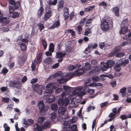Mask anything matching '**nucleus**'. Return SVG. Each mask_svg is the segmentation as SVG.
<instances>
[{
  "label": "nucleus",
  "instance_id": "obj_36",
  "mask_svg": "<svg viewBox=\"0 0 131 131\" xmlns=\"http://www.w3.org/2000/svg\"><path fill=\"white\" fill-rule=\"evenodd\" d=\"M63 10L64 11L63 16H69V13L68 8L66 7H65L63 9Z\"/></svg>",
  "mask_w": 131,
  "mask_h": 131
},
{
  "label": "nucleus",
  "instance_id": "obj_25",
  "mask_svg": "<svg viewBox=\"0 0 131 131\" xmlns=\"http://www.w3.org/2000/svg\"><path fill=\"white\" fill-rule=\"evenodd\" d=\"M103 65L101 67V69L103 71L106 70L107 69L109 68L105 62H103L102 63Z\"/></svg>",
  "mask_w": 131,
  "mask_h": 131
},
{
  "label": "nucleus",
  "instance_id": "obj_12",
  "mask_svg": "<svg viewBox=\"0 0 131 131\" xmlns=\"http://www.w3.org/2000/svg\"><path fill=\"white\" fill-rule=\"evenodd\" d=\"M64 2L63 0H61L59 1L58 4L57 10L58 11L60 10L63 7Z\"/></svg>",
  "mask_w": 131,
  "mask_h": 131
},
{
  "label": "nucleus",
  "instance_id": "obj_8",
  "mask_svg": "<svg viewBox=\"0 0 131 131\" xmlns=\"http://www.w3.org/2000/svg\"><path fill=\"white\" fill-rule=\"evenodd\" d=\"M52 15V10H50L47 12L45 14L43 17V19L45 21H46L49 19L51 17Z\"/></svg>",
  "mask_w": 131,
  "mask_h": 131
},
{
  "label": "nucleus",
  "instance_id": "obj_33",
  "mask_svg": "<svg viewBox=\"0 0 131 131\" xmlns=\"http://www.w3.org/2000/svg\"><path fill=\"white\" fill-rule=\"evenodd\" d=\"M51 108L53 111H56L58 109V106L56 104H52L51 105Z\"/></svg>",
  "mask_w": 131,
  "mask_h": 131
},
{
  "label": "nucleus",
  "instance_id": "obj_27",
  "mask_svg": "<svg viewBox=\"0 0 131 131\" xmlns=\"http://www.w3.org/2000/svg\"><path fill=\"white\" fill-rule=\"evenodd\" d=\"M20 48L22 51H25L26 49L27 46L26 44L23 43H21L20 44Z\"/></svg>",
  "mask_w": 131,
  "mask_h": 131
},
{
  "label": "nucleus",
  "instance_id": "obj_40",
  "mask_svg": "<svg viewBox=\"0 0 131 131\" xmlns=\"http://www.w3.org/2000/svg\"><path fill=\"white\" fill-rule=\"evenodd\" d=\"M67 32L68 33H71V35L72 37L75 36V32L72 29L68 30Z\"/></svg>",
  "mask_w": 131,
  "mask_h": 131
},
{
  "label": "nucleus",
  "instance_id": "obj_7",
  "mask_svg": "<svg viewBox=\"0 0 131 131\" xmlns=\"http://www.w3.org/2000/svg\"><path fill=\"white\" fill-rule=\"evenodd\" d=\"M66 111V108L65 107H60L58 109V113L59 116L62 117L65 113Z\"/></svg>",
  "mask_w": 131,
  "mask_h": 131
},
{
  "label": "nucleus",
  "instance_id": "obj_23",
  "mask_svg": "<svg viewBox=\"0 0 131 131\" xmlns=\"http://www.w3.org/2000/svg\"><path fill=\"white\" fill-rule=\"evenodd\" d=\"M44 11L43 8H40L37 11V17L38 18H40L42 15V13Z\"/></svg>",
  "mask_w": 131,
  "mask_h": 131
},
{
  "label": "nucleus",
  "instance_id": "obj_2",
  "mask_svg": "<svg viewBox=\"0 0 131 131\" xmlns=\"http://www.w3.org/2000/svg\"><path fill=\"white\" fill-rule=\"evenodd\" d=\"M75 74V73H68L66 74L65 73H62L61 71H58L52 75L53 78L58 77L60 76L61 77H66L67 78L68 80H70L71 78Z\"/></svg>",
  "mask_w": 131,
  "mask_h": 131
},
{
  "label": "nucleus",
  "instance_id": "obj_60",
  "mask_svg": "<svg viewBox=\"0 0 131 131\" xmlns=\"http://www.w3.org/2000/svg\"><path fill=\"white\" fill-rule=\"evenodd\" d=\"M20 5V2L19 1H17L16 3H15V4L14 5V6L16 9L19 8Z\"/></svg>",
  "mask_w": 131,
  "mask_h": 131
},
{
  "label": "nucleus",
  "instance_id": "obj_44",
  "mask_svg": "<svg viewBox=\"0 0 131 131\" xmlns=\"http://www.w3.org/2000/svg\"><path fill=\"white\" fill-rule=\"evenodd\" d=\"M64 101L65 106H67L68 104L69 101V98L68 97L65 98L64 100Z\"/></svg>",
  "mask_w": 131,
  "mask_h": 131
},
{
  "label": "nucleus",
  "instance_id": "obj_47",
  "mask_svg": "<svg viewBox=\"0 0 131 131\" xmlns=\"http://www.w3.org/2000/svg\"><path fill=\"white\" fill-rule=\"evenodd\" d=\"M3 127L5 129V131H9L10 129V127L8 126L7 124L5 123L4 124Z\"/></svg>",
  "mask_w": 131,
  "mask_h": 131
},
{
  "label": "nucleus",
  "instance_id": "obj_41",
  "mask_svg": "<svg viewBox=\"0 0 131 131\" xmlns=\"http://www.w3.org/2000/svg\"><path fill=\"white\" fill-rule=\"evenodd\" d=\"M70 119V117L68 116H64L62 118L63 121L65 123L68 122Z\"/></svg>",
  "mask_w": 131,
  "mask_h": 131
},
{
  "label": "nucleus",
  "instance_id": "obj_18",
  "mask_svg": "<svg viewBox=\"0 0 131 131\" xmlns=\"http://www.w3.org/2000/svg\"><path fill=\"white\" fill-rule=\"evenodd\" d=\"M85 72L84 70L83 69H80L78 70L77 71L75 72V74L77 76H80L82 75Z\"/></svg>",
  "mask_w": 131,
  "mask_h": 131
},
{
  "label": "nucleus",
  "instance_id": "obj_43",
  "mask_svg": "<svg viewBox=\"0 0 131 131\" xmlns=\"http://www.w3.org/2000/svg\"><path fill=\"white\" fill-rule=\"evenodd\" d=\"M77 30L78 31V34H80L82 31V28L81 26H79L77 27Z\"/></svg>",
  "mask_w": 131,
  "mask_h": 131
},
{
  "label": "nucleus",
  "instance_id": "obj_34",
  "mask_svg": "<svg viewBox=\"0 0 131 131\" xmlns=\"http://www.w3.org/2000/svg\"><path fill=\"white\" fill-rule=\"evenodd\" d=\"M64 100L62 98H59L58 99V103L60 105H63L64 104Z\"/></svg>",
  "mask_w": 131,
  "mask_h": 131
},
{
  "label": "nucleus",
  "instance_id": "obj_55",
  "mask_svg": "<svg viewBox=\"0 0 131 131\" xmlns=\"http://www.w3.org/2000/svg\"><path fill=\"white\" fill-rule=\"evenodd\" d=\"M69 127L68 128H71V129H72V130L74 131L77 128V125L75 124L73 125L72 127L70 125H69Z\"/></svg>",
  "mask_w": 131,
  "mask_h": 131
},
{
  "label": "nucleus",
  "instance_id": "obj_17",
  "mask_svg": "<svg viewBox=\"0 0 131 131\" xmlns=\"http://www.w3.org/2000/svg\"><path fill=\"white\" fill-rule=\"evenodd\" d=\"M116 115L113 113H110L108 115V117L110 118L108 120V122H111L114 120L116 117Z\"/></svg>",
  "mask_w": 131,
  "mask_h": 131
},
{
  "label": "nucleus",
  "instance_id": "obj_38",
  "mask_svg": "<svg viewBox=\"0 0 131 131\" xmlns=\"http://www.w3.org/2000/svg\"><path fill=\"white\" fill-rule=\"evenodd\" d=\"M42 44L43 47L44 49H46L47 46V44L46 41H45V39H42Z\"/></svg>",
  "mask_w": 131,
  "mask_h": 131
},
{
  "label": "nucleus",
  "instance_id": "obj_29",
  "mask_svg": "<svg viewBox=\"0 0 131 131\" xmlns=\"http://www.w3.org/2000/svg\"><path fill=\"white\" fill-rule=\"evenodd\" d=\"M84 68L85 70H89L91 68V64L87 62L86 63L84 67Z\"/></svg>",
  "mask_w": 131,
  "mask_h": 131
},
{
  "label": "nucleus",
  "instance_id": "obj_11",
  "mask_svg": "<svg viewBox=\"0 0 131 131\" xmlns=\"http://www.w3.org/2000/svg\"><path fill=\"white\" fill-rule=\"evenodd\" d=\"M52 92V90L50 89H47L44 92V95L45 96H50Z\"/></svg>",
  "mask_w": 131,
  "mask_h": 131
},
{
  "label": "nucleus",
  "instance_id": "obj_5",
  "mask_svg": "<svg viewBox=\"0 0 131 131\" xmlns=\"http://www.w3.org/2000/svg\"><path fill=\"white\" fill-rule=\"evenodd\" d=\"M9 85L11 87H14L18 88L21 87L22 85V83L18 81L13 80L11 81L9 83Z\"/></svg>",
  "mask_w": 131,
  "mask_h": 131
},
{
  "label": "nucleus",
  "instance_id": "obj_58",
  "mask_svg": "<svg viewBox=\"0 0 131 131\" xmlns=\"http://www.w3.org/2000/svg\"><path fill=\"white\" fill-rule=\"evenodd\" d=\"M37 64L32 63L31 66V70L32 71H34L35 70Z\"/></svg>",
  "mask_w": 131,
  "mask_h": 131
},
{
  "label": "nucleus",
  "instance_id": "obj_46",
  "mask_svg": "<svg viewBox=\"0 0 131 131\" xmlns=\"http://www.w3.org/2000/svg\"><path fill=\"white\" fill-rule=\"evenodd\" d=\"M120 51V48L119 46H117L114 49V50L116 54L119 52Z\"/></svg>",
  "mask_w": 131,
  "mask_h": 131
},
{
  "label": "nucleus",
  "instance_id": "obj_59",
  "mask_svg": "<svg viewBox=\"0 0 131 131\" xmlns=\"http://www.w3.org/2000/svg\"><path fill=\"white\" fill-rule=\"evenodd\" d=\"M108 104V102H106L102 103L100 104V106L102 108H103L106 106Z\"/></svg>",
  "mask_w": 131,
  "mask_h": 131
},
{
  "label": "nucleus",
  "instance_id": "obj_13",
  "mask_svg": "<svg viewBox=\"0 0 131 131\" xmlns=\"http://www.w3.org/2000/svg\"><path fill=\"white\" fill-rule=\"evenodd\" d=\"M43 57V54L42 53L40 52L36 57V59L37 61L38 64L40 63L42 61Z\"/></svg>",
  "mask_w": 131,
  "mask_h": 131
},
{
  "label": "nucleus",
  "instance_id": "obj_24",
  "mask_svg": "<svg viewBox=\"0 0 131 131\" xmlns=\"http://www.w3.org/2000/svg\"><path fill=\"white\" fill-rule=\"evenodd\" d=\"M112 11L117 17L119 16V9L118 7H115L112 9Z\"/></svg>",
  "mask_w": 131,
  "mask_h": 131
},
{
  "label": "nucleus",
  "instance_id": "obj_45",
  "mask_svg": "<svg viewBox=\"0 0 131 131\" xmlns=\"http://www.w3.org/2000/svg\"><path fill=\"white\" fill-rule=\"evenodd\" d=\"M86 20L85 18H82L80 23V25L81 26H83L84 25Z\"/></svg>",
  "mask_w": 131,
  "mask_h": 131
},
{
  "label": "nucleus",
  "instance_id": "obj_28",
  "mask_svg": "<svg viewBox=\"0 0 131 131\" xmlns=\"http://www.w3.org/2000/svg\"><path fill=\"white\" fill-rule=\"evenodd\" d=\"M52 59L50 57H48L44 61V62L47 64H49L51 63L52 62Z\"/></svg>",
  "mask_w": 131,
  "mask_h": 131
},
{
  "label": "nucleus",
  "instance_id": "obj_54",
  "mask_svg": "<svg viewBox=\"0 0 131 131\" xmlns=\"http://www.w3.org/2000/svg\"><path fill=\"white\" fill-rule=\"evenodd\" d=\"M19 15V14L18 13L15 12L13 13L12 17L13 18H16L18 17Z\"/></svg>",
  "mask_w": 131,
  "mask_h": 131
},
{
  "label": "nucleus",
  "instance_id": "obj_48",
  "mask_svg": "<svg viewBox=\"0 0 131 131\" xmlns=\"http://www.w3.org/2000/svg\"><path fill=\"white\" fill-rule=\"evenodd\" d=\"M99 45L100 48L102 49H103L105 46L104 42L100 43L99 44Z\"/></svg>",
  "mask_w": 131,
  "mask_h": 131
},
{
  "label": "nucleus",
  "instance_id": "obj_22",
  "mask_svg": "<svg viewBox=\"0 0 131 131\" xmlns=\"http://www.w3.org/2000/svg\"><path fill=\"white\" fill-rule=\"evenodd\" d=\"M106 63L110 68L112 67L114 65L115 62L114 60H108Z\"/></svg>",
  "mask_w": 131,
  "mask_h": 131
},
{
  "label": "nucleus",
  "instance_id": "obj_21",
  "mask_svg": "<svg viewBox=\"0 0 131 131\" xmlns=\"http://www.w3.org/2000/svg\"><path fill=\"white\" fill-rule=\"evenodd\" d=\"M129 60L127 59H125L124 61L121 60L119 61V63L121 65L125 66L129 63Z\"/></svg>",
  "mask_w": 131,
  "mask_h": 131
},
{
  "label": "nucleus",
  "instance_id": "obj_16",
  "mask_svg": "<svg viewBox=\"0 0 131 131\" xmlns=\"http://www.w3.org/2000/svg\"><path fill=\"white\" fill-rule=\"evenodd\" d=\"M57 0H54L53 2L51 0H49L47 2L48 5V6L49 8H50V7L52 5H55L57 3Z\"/></svg>",
  "mask_w": 131,
  "mask_h": 131
},
{
  "label": "nucleus",
  "instance_id": "obj_35",
  "mask_svg": "<svg viewBox=\"0 0 131 131\" xmlns=\"http://www.w3.org/2000/svg\"><path fill=\"white\" fill-rule=\"evenodd\" d=\"M91 33V29L89 28H87L86 29L85 31L84 34L85 35L88 36V35Z\"/></svg>",
  "mask_w": 131,
  "mask_h": 131
},
{
  "label": "nucleus",
  "instance_id": "obj_10",
  "mask_svg": "<svg viewBox=\"0 0 131 131\" xmlns=\"http://www.w3.org/2000/svg\"><path fill=\"white\" fill-rule=\"evenodd\" d=\"M60 25V22L59 20L56 21L50 27V29H52L56 28L59 27Z\"/></svg>",
  "mask_w": 131,
  "mask_h": 131
},
{
  "label": "nucleus",
  "instance_id": "obj_15",
  "mask_svg": "<svg viewBox=\"0 0 131 131\" xmlns=\"http://www.w3.org/2000/svg\"><path fill=\"white\" fill-rule=\"evenodd\" d=\"M0 21L3 25L5 24V25L9 23V22L7 21V18L5 17H0Z\"/></svg>",
  "mask_w": 131,
  "mask_h": 131
},
{
  "label": "nucleus",
  "instance_id": "obj_53",
  "mask_svg": "<svg viewBox=\"0 0 131 131\" xmlns=\"http://www.w3.org/2000/svg\"><path fill=\"white\" fill-rule=\"evenodd\" d=\"M129 43V42L128 41H124L122 43L121 45V46L122 47H124L127 45H128Z\"/></svg>",
  "mask_w": 131,
  "mask_h": 131
},
{
  "label": "nucleus",
  "instance_id": "obj_56",
  "mask_svg": "<svg viewBox=\"0 0 131 131\" xmlns=\"http://www.w3.org/2000/svg\"><path fill=\"white\" fill-rule=\"evenodd\" d=\"M125 55L124 53H118L116 54V57H119V58H121L123 57Z\"/></svg>",
  "mask_w": 131,
  "mask_h": 131
},
{
  "label": "nucleus",
  "instance_id": "obj_3",
  "mask_svg": "<svg viewBox=\"0 0 131 131\" xmlns=\"http://www.w3.org/2000/svg\"><path fill=\"white\" fill-rule=\"evenodd\" d=\"M38 105L39 108V111L40 112L42 113L45 112L47 111L49 108L48 106L46 107L45 109V107L43 101H41L39 102L38 103Z\"/></svg>",
  "mask_w": 131,
  "mask_h": 131
},
{
  "label": "nucleus",
  "instance_id": "obj_19",
  "mask_svg": "<svg viewBox=\"0 0 131 131\" xmlns=\"http://www.w3.org/2000/svg\"><path fill=\"white\" fill-rule=\"evenodd\" d=\"M128 30V28L127 27H122L120 30L119 33L121 35L122 34H125L127 32Z\"/></svg>",
  "mask_w": 131,
  "mask_h": 131
},
{
  "label": "nucleus",
  "instance_id": "obj_26",
  "mask_svg": "<svg viewBox=\"0 0 131 131\" xmlns=\"http://www.w3.org/2000/svg\"><path fill=\"white\" fill-rule=\"evenodd\" d=\"M50 116L51 119V121L53 122L55 121L57 115L56 113L54 112H52Z\"/></svg>",
  "mask_w": 131,
  "mask_h": 131
},
{
  "label": "nucleus",
  "instance_id": "obj_31",
  "mask_svg": "<svg viewBox=\"0 0 131 131\" xmlns=\"http://www.w3.org/2000/svg\"><path fill=\"white\" fill-rule=\"evenodd\" d=\"M59 82L61 84H63L66 82L68 81L66 78H63L60 79H58Z\"/></svg>",
  "mask_w": 131,
  "mask_h": 131
},
{
  "label": "nucleus",
  "instance_id": "obj_51",
  "mask_svg": "<svg viewBox=\"0 0 131 131\" xmlns=\"http://www.w3.org/2000/svg\"><path fill=\"white\" fill-rule=\"evenodd\" d=\"M76 68V66L71 65L68 66V70L70 71H72L74 69Z\"/></svg>",
  "mask_w": 131,
  "mask_h": 131
},
{
  "label": "nucleus",
  "instance_id": "obj_42",
  "mask_svg": "<svg viewBox=\"0 0 131 131\" xmlns=\"http://www.w3.org/2000/svg\"><path fill=\"white\" fill-rule=\"evenodd\" d=\"M110 84L113 87H114L116 86L117 84L115 80H113L110 82Z\"/></svg>",
  "mask_w": 131,
  "mask_h": 131
},
{
  "label": "nucleus",
  "instance_id": "obj_20",
  "mask_svg": "<svg viewBox=\"0 0 131 131\" xmlns=\"http://www.w3.org/2000/svg\"><path fill=\"white\" fill-rule=\"evenodd\" d=\"M35 131H41V128L40 125H39L37 123L35 124L34 126Z\"/></svg>",
  "mask_w": 131,
  "mask_h": 131
},
{
  "label": "nucleus",
  "instance_id": "obj_50",
  "mask_svg": "<svg viewBox=\"0 0 131 131\" xmlns=\"http://www.w3.org/2000/svg\"><path fill=\"white\" fill-rule=\"evenodd\" d=\"M129 21L128 19H125L122 21V25H126Z\"/></svg>",
  "mask_w": 131,
  "mask_h": 131
},
{
  "label": "nucleus",
  "instance_id": "obj_39",
  "mask_svg": "<svg viewBox=\"0 0 131 131\" xmlns=\"http://www.w3.org/2000/svg\"><path fill=\"white\" fill-rule=\"evenodd\" d=\"M92 81L94 82H99L100 80V79L97 76H94L92 79Z\"/></svg>",
  "mask_w": 131,
  "mask_h": 131
},
{
  "label": "nucleus",
  "instance_id": "obj_4",
  "mask_svg": "<svg viewBox=\"0 0 131 131\" xmlns=\"http://www.w3.org/2000/svg\"><path fill=\"white\" fill-rule=\"evenodd\" d=\"M32 86L33 90L37 92L38 95H40L42 94V91L41 86L36 84L35 85L33 84Z\"/></svg>",
  "mask_w": 131,
  "mask_h": 131
},
{
  "label": "nucleus",
  "instance_id": "obj_63",
  "mask_svg": "<svg viewBox=\"0 0 131 131\" xmlns=\"http://www.w3.org/2000/svg\"><path fill=\"white\" fill-rule=\"evenodd\" d=\"M95 92V90L92 89H89L87 92L90 93V94H94Z\"/></svg>",
  "mask_w": 131,
  "mask_h": 131
},
{
  "label": "nucleus",
  "instance_id": "obj_9",
  "mask_svg": "<svg viewBox=\"0 0 131 131\" xmlns=\"http://www.w3.org/2000/svg\"><path fill=\"white\" fill-rule=\"evenodd\" d=\"M55 100V97L53 95L49 96L46 99V102L49 103H51L54 101Z\"/></svg>",
  "mask_w": 131,
  "mask_h": 131
},
{
  "label": "nucleus",
  "instance_id": "obj_61",
  "mask_svg": "<svg viewBox=\"0 0 131 131\" xmlns=\"http://www.w3.org/2000/svg\"><path fill=\"white\" fill-rule=\"evenodd\" d=\"M62 91V89L60 88H58L56 90L55 93L57 94H58L61 92Z\"/></svg>",
  "mask_w": 131,
  "mask_h": 131
},
{
  "label": "nucleus",
  "instance_id": "obj_49",
  "mask_svg": "<svg viewBox=\"0 0 131 131\" xmlns=\"http://www.w3.org/2000/svg\"><path fill=\"white\" fill-rule=\"evenodd\" d=\"M1 90L2 92H5L6 91H8V89L7 87L3 86L1 88Z\"/></svg>",
  "mask_w": 131,
  "mask_h": 131
},
{
  "label": "nucleus",
  "instance_id": "obj_37",
  "mask_svg": "<svg viewBox=\"0 0 131 131\" xmlns=\"http://www.w3.org/2000/svg\"><path fill=\"white\" fill-rule=\"evenodd\" d=\"M45 119V118L44 117H40L38 118L37 121L39 123H41L44 121Z\"/></svg>",
  "mask_w": 131,
  "mask_h": 131
},
{
  "label": "nucleus",
  "instance_id": "obj_1",
  "mask_svg": "<svg viewBox=\"0 0 131 131\" xmlns=\"http://www.w3.org/2000/svg\"><path fill=\"white\" fill-rule=\"evenodd\" d=\"M113 25V21L111 19H103L102 20L101 27L103 31H106L109 29V25H111L112 27Z\"/></svg>",
  "mask_w": 131,
  "mask_h": 131
},
{
  "label": "nucleus",
  "instance_id": "obj_64",
  "mask_svg": "<svg viewBox=\"0 0 131 131\" xmlns=\"http://www.w3.org/2000/svg\"><path fill=\"white\" fill-rule=\"evenodd\" d=\"M9 99L8 97H3L2 98V101L6 103L8 102L9 101Z\"/></svg>",
  "mask_w": 131,
  "mask_h": 131
},
{
  "label": "nucleus",
  "instance_id": "obj_62",
  "mask_svg": "<svg viewBox=\"0 0 131 131\" xmlns=\"http://www.w3.org/2000/svg\"><path fill=\"white\" fill-rule=\"evenodd\" d=\"M126 88L125 87H124L120 89V92L121 93L124 94L126 91Z\"/></svg>",
  "mask_w": 131,
  "mask_h": 131
},
{
  "label": "nucleus",
  "instance_id": "obj_52",
  "mask_svg": "<svg viewBox=\"0 0 131 131\" xmlns=\"http://www.w3.org/2000/svg\"><path fill=\"white\" fill-rule=\"evenodd\" d=\"M70 88L66 85H63V89L66 91H70L71 90Z\"/></svg>",
  "mask_w": 131,
  "mask_h": 131
},
{
  "label": "nucleus",
  "instance_id": "obj_30",
  "mask_svg": "<svg viewBox=\"0 0 131 131\" xmlns=\"http://www.w3.org/2000/svg\"><path fill=\"white\" fill-rule=\"evenodd\" d=\"M121 65L120 64H117L115 65V66L114 67L115 70L117 72H119L121 70V68L120 66Z\"/></svg>",
  "mask_w": 131,
  "mask_h": 131
},
{
  "label": "nucleus",
  "instance_id": "obj_6",
  "mask_svg": "<svg viewBox=\"0 0 131 131\" xmlns=\"http://www.w3.org/2000/svg\"><path fill=\"white\" fill-rule=\"evenodd\" d=\"M66 54V53L65 52L62 53V52H58L56 53V58L59 59L57 61L59 62H60L63 60V57Z\"/></svg>",
  "mask_w": 131,
  "mask_h": 131
},
{
  "label": "nucleus",
  "instance_id": "obj_57",
  "mask_svg": "<svg viewBox=\"0 0 131 131\" xmlns=\"http://www.w3.org/2000/svg\"><path fill=\"white\" fill-rule=\"evenodd\" d=\"M116 54L115 53L114 51H113L111 53L108 54V56L109 57H113Z\"/></svg>",
  "mask_w": 131,
  "mask_h": 131
},
{
  "label": "nucleus",
  "instance_id": "obj_14",
  "mask_svg": "<svg viewBox=\"0 0 131 131\" xmlns=\"http://www.w3.org/2000/svg\"><path fill=\"white\" fill-rule=\"evenodd\" d=\"M24 124L26 125H31L34 122V121L31 119H28L26 121V119H24Z\"/></svg>",
  "mask_w": 131,
  "mask_h": 131
},
{
  "label": "nucleus",
  "instance_id": "obj_32",
  "mask_svg": "<svg viewBox=\"0 0 131 131\" xmlns=\"http://www.w3.org/2000/svg\"><path fill=\"white\" fill-rule=\"evenodd\" d=\"M37 25L38 27V29L40 32L42 31V30L44 29L45 28L44 25L42 23H40L38 24Z\"/></svg>",
  "mask_w": 131,
  "mask_h": 131
}]
</instances>
